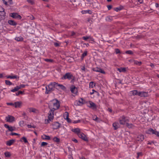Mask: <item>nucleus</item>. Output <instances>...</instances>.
<instances>
[{"mask_svg": "<svg viewBox=\"0 0 159 159\" xmlns=\"http://www.w3.org/2000/svg\"><path fill=\"white\" fill-rule=\"evenodd\" d=\"M56 83L55 82L51 83L48 86L46 87V94H48L54 90V88L56 87Z\"/></svg>", "mask_w": 159, "mask_h": 159, "instance_id": "nucleus-1", "label": "nucleus"}, {"mask_svg": "<svg viewBox=\"0 0 159 159\" xmlns=\"http://www.w3.org/2000/svg\"><path fill=\"white\" fill-rule=\"evenodd\" d=\"M48 119H46L45 120V123L48 124L49 122L53 120L54 117V110L52 109H50V111L48 113Z\"/></svg>", "mask_w": 159, "mask_h": 159, "instance_id": "nucleus-2", "label": "nucleus"}, {"mask_svg": "<svg viewBox=\"0 0 159 159\" xmlns=\"http://www.w3.org/2000/svg\"><path fill=\"white\" fill-rule=\"evenodd\" d=\"M75 77L73 76V75L70 72H68L65 74L61 78L62 80L68 79L69 80H74Z\"/></svg>", "mask_w": 159, "mask_h": 159, "instance_id": "nucleus-3", "label": "nucleus"}, {"mask_svg": "<svg viewBox=\"0 0 159 159\" xmlns=\"http://www.w3.org/2000/svg\"><path fill=\"white\" fill-rule=\"evenodd\" d=\"M119 121L120 124L124 125L126 122L129 121V120L127 117L122 116L119 119Z\"/></svg>", "mask_w": 159, "mask_h": 159, "instance_id": "nucleus-4", "label": "nucleus"}, {"mask_svg": "<svg viewBox=\"0 0 159 159\" xmlns=\"http://www.w3.org/2000/svg\"><path fill=\"white\" fill-rule=\"evenodd\" d=\"M15 118L13 116L8 115L5 117V120L7 122L12 123L15 121Z\"/></svg>", "mask_w": 159, "mask_h": 159, "instance_id": "nucleus-5", "label": "nucleus"}, {"mask_svg": "<svg viewBox=\"0 0 159 159\" xmlns=\"http://www.w3.org/2000/svg\"><path fill=\"white\" fill-rule=\"evenodd\" d=\"M146 133L149 134H155L159 137V132L154 130L152 128L149 129L147 130Z\"/></svg>", "mask_w": 159, "mask_h": 159, "instance_id": "nucleus-6", "label": "nucleus"}, {"mask_svg": "<svg viewBox=\"0 0 159 159\" xmlns=\"http://www.w3.org/2000/svg\"><path fill=\"white\" fill-rule=\"evenodd\" d=\"M53 108L51 109L53 110L54 111L55 110L58 109L60 107V104L59 101L57 100H56V102L53 103Z\"/></svg>", "mask_w": 159, "mask_h": 159, "instance_id": "nucleus-7", "label": "nucleus"}, {"mask_svg": "<svg viewBox=\"0 0 159 159\" xmlns=\"http://www.w3.org/2000/svg\"><path fill=\"white\" fill-rule=\"evenodd\" d=\"M78 136L79 138H81L83 140L86 141H88V139L87 137L83 133L80 132V133L79 134H78Z\"/></svg>", "mask_w": 159, "mask_h": 159, "instance_id": "nucleus-8", "label": "nucleus"}, {"mask_svg": "<svg viewBox=\"0 0 159 159\" xmlns=\"http://www.w3.org/2000/svg\"><path fill=\"white\" fill-rule=\"evenodd\" d=\"M10 16L13 18L20 19L21 17L20 15L16 13H11L10 14Z\"/></svg>", "mask_w": 159, "mask_h": 159, "instance_id": "nucleus-9", "label": "nucleus"}, {"mask_svg": "<svg viewBox=\"0 0 159 159\" xmlns=\"http://www.w3.org/2000/svg\"><path fill=\"white\" fill-rule=\"evenodd\" d=\"M70 91L72 93L76 94L78 90L77 88L74 85H72L70 87Z\"/></svg>", "mask_w": 159, "mask_h": 159, "instance_id": "nucleus-10", "label": "nucleus"}, {"mask_svg": "<svg viewBox=\"0 0 159 159\" xmlns=\"http://www.w3.org/2000/svg\"><path fill=\"white\" fill-rule=\"evenodd\" d=\"M60 124L58 122H54L52 124V129H57L60 127Z\"/></svg>", "mask_w": 159, "mask_h": 159, "instance_id": "nucleus-11", "label": "nucleus"}, {"mask_svg": "<svg viewBox=\"0 0 159 159\" xmlns=\"http://www.w3.org/2000/svg\"><path fill=\"white\" fill-rule=\"evenodd\" d=\"M88 106L89 107L91 108L93 110H96L97 108L96 105L94 102L91 101H89V105H88Z\"/></svg>", "mask_w": 159, "mask_h": 159, "instance_id": "nucleus-12", "label": "nucleus"}, {"mask_svg": "<svg viewBox=\"0 0 159 159\" xmlns=\"http://www.w3.org/2000/svg\"><path fill=\"white\" fill-rule=\"evenodd\" d=\"M93 71L99 72L103 74H105V72L103 70H102L100 68H99L98 67L93 68Z\"/></svg>", "mask_w": 159, "mask_h": 159, "instance_id": "nucleus-13", "label": "nucleus"}, {"mask_svg": "<svg viewBox=\"0 0 159 159\" xmlns=\"http://www.w3.org/2000/svg\"><path fill=\"white\" fill-rule=\"evenodd\" d=\"M22 102L21 101L15 102H14V107L15 108H20L22 105Z\"/></svg>", "mask_w": 159, "mask_h": 159, "instance_id": "nucleus-14", "label": "nucleus"}, {"mask_svg": "<svg viewBox=\"0 0 159 159\" xmlns=\"http://www.w3.org/2000/svg\"><path fill=\"white\" fill-rule=\"evenodd\" d=\"M59 87V89H60L63 90H65L66 89V87L62 84H58L57 83H56V87Z\"/></svg>", "mask_w": 159, "mask_h": 159, "instance_id": "nucleus-15", "label": "nucleus"}, {"mask_svg": "<svg viewBox=\"0 0 159 159\" xmlns=\"http://www.w3.org/2000/svg\"><path fill=\"white\" fill-rule=\"evenodd\" d=\"M138 95L140 97H146L148 96V93L143 92H139Z\"/></svg>", "mask_w": 159, "mask_h": 159, "instance_id": "nucleus-16", "label": "nucleus"}, {"mask_svg": "<svg viewBox=\"0 0 159 159\" xmlns=\"http://www.w3.org/2000/svg\"><path fill=\"white\" fill-rule=\"evenodd\" d=\"M112 125H113V127H114V129L115 130L117 129L120 126V124L117 122H114V123H113L112 124Z\"/></svg>", "mask_w": 159, "mask_h": 159, "instance_id": "nucleus-17", "label": "nucleus"}, {"mask_svg": "<svg viewBox=\"0 0 159 159\" xmlns=\"http://www.w3.org/2000/svg\"><path fill=\"white\" fill-rule=\"evenodd\" d=\"M5 14L4 9L2 7H0V16H1V17H4Z\"/></svg>", "mask_w": 159, "mask_h": 159, "instance_id": "nucleus-18", "label": "nucleus"}, {"mask_svg": "<svg viewBox=\"0 0 159 159\" xmlns=\"http://www.w3.org/2000/svg\"><path fill=\"white\" fill-rule=\"evenodd\" d=\"M144 139V137L143 135H138L137 138L136 140L138 141H141Z\"/></svg>", "mask_w": 159, "mask_h": 159, "instance_id": "nucleus-19", "label": "nucleus"}, {"mask_svg": "<svg viewBox=\"0 0 159 159\" xmlns=\"http://www.w3.org/2000/svg\"><path fill=\"white\" fill-rule=\"evenodd\" d=\"M4 126L5 128L8 129L9 131H12L14 130L12 126H10L7 124H5Z\"/></svg>", "mask_w": 159, "mask_h": 159, "instance_id": "nucleus-20", "label": "nucleus"}, {"mask_svg": "<svg viewBox=\"0 0 159 159\" xmlns=\"http://www.w3.org/2000/svg\"><path fill=\"white\" fill-rule=\"evenodd\" d=\"M71 131L76 134L77 135L78 134H79L81 132H80V129L78 128H77L75 129H71Z\"/></svg>", "mask_w": 159, "mask_h": 159, "instance_id": "nucleus-21", "label": "nucleus"}, {"mask_svg": "<svg viewBox=\"0 0 159 159\" xmlns=\"http://www.w3.org/2000/svg\"><path fill=\"white\" fill-rule=\"evenodd\" d=\"M15 141L14 139H11L6 142V144L7 146H10Z\"/></svg>", "mask_w": 159, "mask_h": 159, "instance_id": "nucleus-22", "label": "nucleus"}, {"mask_svg": "<svg viewBox=\"0 0 159 159\" xmlns=\"http://www.w3.org/2000/svg\"><path fill=\"white\" fill-rule=\"evenodd\" d=\"M41 138L43 139L49 140L50 139V137L45 134H43L41 136Z\"/></svg>", "mask_w": 159, "mask_h": 159, "instance_id": "nucleus-23", "label": "nucleus"}, {"mask_svg": "<svg viewBox=\"0 0 159 159\" xmlns=\"http://www.w3.org/2000/svg\"><path fill=\"white\" fill-rule=\"evenodd\" d=\"M138 93L139 92H138L137 90H134L130 92V94H131L133 95H138Z\"/></svg>", "mask_w": 159, "mask_h": 159, "instance_id": "nucleus-24", "label": "nucleus"}, {"mask_svg": "<svg viewBox=\"0 0 159 159\" xmlns=\"http://www.w3.org/2000/svg\"><path fill=\"white\" fill-rule=\"evenodd\" d=\"M29 111L30 112H33L34 113H35L36 112V111H37V110L34 108L33 107H30L28 109Z\"/></svg>", "mask_w": 159, "mask_h": 159, "instance_id": "nucleus-25", "label": "nucleus"}, {"mask_svg": "<svg viewBox=\"0 0 159 159\" xmlns=\"http://www.w3.org/2000/svg\"><path fill=\"white\" fill-rule=\"evenodd\" d=\"M81 13L82 14L89 13L91 14L92 13V11L90 10H83L81 11Z\"/></svg>", "mask_w": 159, "mask_h": 159, "instance_id": "nucleus-26", "label": "nucleus"}, {"mask_svg": "<svg viewBox=\"0 0 159 159\" xmlns=\"http://www.w3.org/2000/svg\"><path fill=\"white\" fill-rule=\"evenodd\" d=\"M8 23L10 25H16V23L15 22L12 20H9L8 21Z\"/></svg>", "mask_w": 159, "mask_h": 159, "instance_id": "nucleus-27", "label": "nucleus"}, {"mask_svg": "<svg viewBox=\"0 0 159 159\" xmlns=\"http://www.w3.org/2000/svg\"><path fill=\"white\" fill-rule=\"evenodd\" d=\"M117 70L120 72H125L126 71V69L125 68L121 67L117 69Z\"/></svg>", "mask_w": 159, "mask_h": 159, "instance_id": "nucleus-28", "label": "nucleus"}, {"mask_svg": "<svg viewBox=\"0 0 159 159\" xmlns=\"http://www.w3.org/2000/svg\"><path fill=\"white\" fill-rule=\"evenodd\" d=\"M20 89V88L18 86H17L16 87L14 88V89H11V91L12 92H14L17 91Z\"/></svg>", "mask_w": 159, "mask_h": 159, "instance_id": "nucleus-29", "label": "nucleus"}, {"mask_svg": "<svg viewBox=\"0 0 159 159\" xmlns=\"http://www.w3.org/2000/svg\"><path fill=\"white\" fill-rule=\"evenodd\" d=\"M53 140L54 142H55L57 143H59L60 141V139L57 137H54L53 139Z\"/></svg>", "mask_w": 159, "mask_h": 159, "instance_id": "nucleus-30", "label": "nucleus"}, {"mask_svg": "<svg viewBox=\"0 0 159 159\" xmlns=\"http://www.w3.org/2000/svg\"><path fill=\"white\" fill-rule=\"evenodd\" d=\"M20 141H22V142L23 141L25 143H28V141L26 138L25 137H23L21 138Z\"/></svg>", "mask_w": 159, "mask_h": 159, "instance_id": "nucleus-31", "label": "nucleus"}, {"mask_svg": "<svg viewBox=\"0 0 159 159\" xmlns=\"http://www.w3.org/2000/svg\"><path fill=\"white\" fill-rule=\"evenodd\" d=\"M64 118L65 119H66L69 117V113L67 112H66L63 115Z\"/></svg>", "mask_w": 159, "mask_h": 159, "instance_id": "nucleus-32", "label": "nucleus"}, {"mask_svg": "<svg viewBox=\"0 0 159 159\" xmlns=\"http://www.w3.org/2000/svg\"><path fill=\"white\" fill-rule=\"evenodd\" d=\"M4 155L5 157H10L11 156V154L10 153L8 152H5L4 153Z\"/></svg>", "mask_w": 159, "mask_h": 159, "instance_id": "nucleus-33", "label": "nucleus"}, {"mask_svg": "<svg viewBox=\"0 0 159 159\" xmlns=\"http://www.w3.org/2000/svg\"><path fill=\"white\" fill-rule=\"evenodd\" d=\"M133 39H142V36L140 35H137L136 36H135L133 38Z\"/></svg>", "mask_w": 159, "mask_h": 159, "instance_id": "nucleus-34", "label": "nucleus"}, {"mask_svg": "<svg viewBox=\"0 0 159 159\" xmlns=\"http://www.w3.org/2000/svg\"><path fill=\"white\" fill-rule=\"evenodd\" d=\"M126 125L128 128H132L134 127L133 125L131 123H126Z\"/></svg>", "mask_w": 159, "mask_h": 159, "instance_id": "nucleus-35", "label": "nucleus"}, {"mask_svg": "<svg viewBox=\"0 0 159 159\" xmlns=\"http://www.w3.org/2000/svg\"><path fill=\"white\" fill-rule=\"evenodd\" d=\"M95 84L93 82H91L89 83V87L91 88H93L95 86Z\"/></svg>", "mask_w": 159, "mask_h": 159, "instance_id": "nucleus-36", "label": "nucleus"}, {"mask_svg": "<svg viewBox=\"0 0 159 159\" xmlns=\"http://www.w3.org/2000/svg\"><path fill=\"white\" fill-rule=\"evenodd\" d=\"M44 60L45 61L49 63H51L53 61V60L52 59H44Z\"/></svg>", "mask_w": 159, "mask_h": 159, "instance_id": "nucleus-37", "label": "nucleus"}, {"mask_svg": "<svg viewBox=\"0 0 159 159\" xmlns=\"http://www.w3.org/2000/svg\"><path fill=\"white\" fill-rule=\"evenodd\" d=\"M5 83L7 85H12V83L10 81L8 80H5Z\"/></svg>", "mask_w": 159, "mask_h": 159, "instance_id": "nucleus-38", "label": "nucleus"}, {"mask_svg": "<svg viewBox=\"0 0 159 159\" xmlns=\"http://www.w3.org/2000/svg\"><path fill=\"white\" fill-rule=\"evenodd\" d=\"M53 44L56 47H58L60 46L61 43H58V42H54Z\"/></svg>", "mask_w": 159, "mask_h": 159, "instance_id": "nucleus-39", "label": "nucleus"}, {"mask_svg": "<svg viewBox=\"0 0 159 159\" xmlns=\"http://www.w3.org/2000/svg\"><path fill=\"white\" fill-rule=\"evenodd\" d=\"M3 3L6 5H7L8 2H9L11 1V0H2Z\"/></svg>", "mask_w": 159, "mask_h": 159, "instance_id": "nucleus-40", "label": "nucleus"}, {"mask_svg": "<svg viewBox=\"0 0 159 159\" xmlns=\"http://www.w3.org/2000/svg\"><path fill=\"white\" fill-rule=\"evenodd\" d=\"M84 40H87V39H91V37L90 36H86L83 37Z\"/></svg>", "mask_w": 159, "mask_h": 159, "instance_id": "nucleus-41", "label": "nucleus"}, {"mask_svg": "<svg viewBox=\"0 0 159 159\" xmlns=\"http://www.w3.org/2000/svg\"><path fill=\"white\" fill-rule=\"evenodd\" d=\"M125 52L126 54H133L132 51L131 50L126 51Z\"/></svg>", "mask_w": 159, "mask_h": 159, "instance_id": "nucleus-42", "label": "nucleus"}, {"mask_svg": "<svg viewBox=\"0 0 159 159\" xmlns=\"http://www.w3.org/2000/svg\"><path fill=\"white\" fill-rule=\"evenodd\" d=\"M27 2L32 5L34 4V1L33 0H27Z\"/></svg>", "mask_w": 159, "mask_h": 159, "instance_id": "nucleus-43", "label": "nucleus"}, {"mask_svg": "<svg viewBox=\"0 0 159 159\" xmlns=\"http://www.w3.org/2000/svg\"><path fill=\"white\" fill-rule=\"evenodd\" d=\"M19 125L20 126H22L24 125V121L23 120H21L19 122Z\"/></svg>", "mask_w": 159, "mask_h": 159, "instance_id": "nucleus-44", "label": "nucleus"}, {"mask_svg": "<svg viewBox=\"0 0 159 159\" xmlns=\"http://www.w3.org/2000/svg\"><path fill=\"white\" fill-rule=\"evenodd\" d=\"M134 64L140 66L142 62L141 61H136L134 62Z\"/></svg>", "mask_w": 159, "mask_h": 159, "instance_id": "nucleus-45", "label": "nucleus"}, {"mask_svg": "<svg viewBox=\"0 0 159 159\" xmlns=\"http://www.w3.org/2000/svg\"><path fill=\"white\" fill-rule=\"evenodd\" d=\"M93 119L95 121H97V119L98 118L97 116L96 115H94L93 116Z\"/></svg>", "mask_w": 159, "mask_h": 159, "instance_id": "nucleus-46", "label": "nucleus"}, {"mask_svg": "<svg viewBox=\"0 0 159 159\" xmlns=\"http://www.w3.org/2000/svg\"><path fill=\"white\" fill-rule=\"evenodd\" d=\"M48 143L45 142H42L41 144V146H43L47 145Z\"/></svg>", "mask_w": 159, "mask_h": 159, "instance_id": "nucleus-47", "label": "nucleus"}, {"mask_svg": "<svg viewBox=\"0 0 159 159\" xmlns=\"http://www.w3.org/2000/svg\"><path fill=\"white\" fill-rule=\"evenodd\" d=\"M137 158H138L139 156H142V153L141 152H138L137 153Z\"/></svg>", "mask_w": 159, "mask_h": 159, "instance_id": "nucleus-48", "label": "nucleus"}, {"mask_svg": "<svg viewBox=\"0 0 159 159\" xmlns=\"http://www.w3.org/2000/svg\"><path fill=\"white\" fill-rule=\"evenodd\" d=\"M27 126L28 128H34L35 127V126H32L31 125H27Z\"/></svg>", "mask_w": 159, "mask_h": 159, "instance_id": "nucleus-49", "label": "nucleus"}, {"mask_svg": "<svg viewBox=\"0 0 159 159\" xmlns=\"http://www.w3.org/2000/svg\"><path fill=\"white\" fill-rule=\"evenodd\" d=\"M115 50L116 54H118L120 53V50L118 49H115Z\"/></svg>", "mask_w": 159, "mask_h": 159, "instance_id": "nucleus-50", "label": "nucleus"}, {"mask_svg": "<svg viewBox=\"0 0 159 159\" xmlns=\"http://www.w3.org/2000/svg\"><path fill=\"white\" fill-rule=\"evenodd\" d=\"M7 105H11V106H14V103H11V102H10V103H7Z\"/></svg>", "mask_w": 159, "mask_h": 159, "instance_id": "nucleus-51", "label": "nucleus"}, {"mask_svg": "<svg viewBox=\"0 0 159 159\" xmlns=\"http://www.w3.org/2000/svg\"><path fill=\"white\" fill-rule=\"evenodd\" d=\"M19 86V87L20 88V89H21V88H24L25 87V85L24 84H21L19 86Z\"/></svg>", "mask_w": 159, "mask_h": 159, "instance_id": "nucleus-52", "label": "nucleus"}, {"mask_svg": "<svg viewBox=\"0 0 159 159\" xmlns=\"http://www.w3.org/2000/svg\"><path fill=\"white\" fill-rule=\"evenodd\" d=\"M10 135H18L19 134H18L15 133H12L10 134Z\"/></svg>", "mask_w": 159, "mask_h": 159, "instance_id": "nucleus-53", "label": "nucleus"}, {"mask_svg": "<svg viewBox=\"0 0 159 159\" xmlns=\"http://www.w3.org/2000/svg\"><path fill=\"white\" fill-rule=\"evenodd\" d=\"M91 42H89V44H95L96 42L94 40H91Z\"/></svg>", "mask_w": 159, "mask_h": 159, "instance_id": "nucleus-54", "label": "nucleus"}, {"mask_svg": "<svg viewBox=\"0 0 159 159\" xmlns=\"http://www.w3.org/2000/svg\"><path fill=\"white\" fill-rule=\"evenodd\" d=\"M80 120H75L73 122V123H79V122H80Z\"/></svg>", "mask_w": 159, "mask_h": 159, "instance_id": "nucleus-55", "label": "nucleus"}, {"mask_svg": "<svg viewBox=\"0 0 159 159\" xmlns=\"http://www.w3.org/2000/svg\"><path fill=\"white\" fill-rule=\"evenodd\" d=\"M67 120V121L68 123H70L71 122V120L69 118V117L68 118H67L66 119Z\"/></svg>", "mask_w": 159, "mask_h": 159, "instance_id": "nucleus-56", "label": "nucleus"}, {"mask_svg": "<svg viewBox=\"0 0 159 159\" xmlns=\"http://www.w3.org/2000/svg\"><path fill=\"white\" fill-rule=\"evenodd\" d=\"M68 159H73V158L71 155H69L68 157Z\"/></svg>", "mask_w": 159, "mask_h": 159, "instance_id": "nucleus-57", "label": "nucleus"}, {"mask_svg": "<svg viewBox=\"0 0 159 159\" xmlns=\"http://www.w3.org/2000/svg\"><path fill=\"white\" fill-rule=\"evenodd\" d=\"M6 77H7V78L12 79V76H11L8 75V76H6Z\"/></svg>", "mask_w": 159, "mask_h": 159, "instance_id": "nucleus-58", "label": "nucleus"}, {"mask_svg": "<svg viewBox=\"0 0 159 159\" xmlns=\"http://www.w3.org/2000/svg\"><path fill=\"white\" fill-rule=\"evenodd\" d=\"M72 140L75 143H77L78 142L77 140V139H72Z\"/></svg>", "mask_w": 159, "mask_h": 159, "instance_id": "nucleus-59", "label": "nucleus"}, {"mask_svg": "<svg viewBox=\"0 0 159 159\" xmlns=\"http://www.w3.org/2000/svg\"><path fill=\"white\" fill-rule=\"evenodd\" d=\"M108 9L109 10L111 8V5H108L107 6Z\"/></svg>", "mask_w": 159, "mask_h": 159, "instance_id": "nucleus-60", "label": "nucleus"}, {"mask_svg": "<svg viewBox=\"0 0 159 159\" xmlns=\"http://www.w3.org/2000/svg\"><path fill=\"white\" fill-rule=\"evenodd\" d=\"M150 66L152 68H154V65L153 63H151L150 65Z\"/></svg>", "mask_w": 159, "mask_h": 159, "instance_id": "nucleus-61", "label": "nucleus"}, {"mask_svg": "<svg viewBox=\"0 0 159 159\" xmlns=\"http://www.w3.org/2000/svg\"><path fill=\"white\" fill-rule=\"evenodd\" d=\"M87 52H85L84 53L82 54V56H83L84 57V56H86L87 55Z\"/></svg>", "mask_w": 159, "mask_h": 159, "instance_id": "nucleus-62", "label": "nucleus"}, {"mask_svg": "<svg viewBox=\"0 0 159 159\" xmlns=\"http://www.w3.org/2000/svg\"><path fill=\"white\" fill-rule=\"evenodd\" d=\"M17 78V76L15 75L12 76V79H16Z\"/></svg>", "mask_w": 159, "mask_h": 159, "instance_id": "nucleus-63", "label": "nucleus"}, {"mask_svg": "<svg viewBox=\"0 0 159 159\" xmlns=\"http://www.w3.org/2000/svg\"><path fill=\"white\" fill-rule=\"evenodd\" d=\"M155 6L157 7H159V5L157 3L155 4Z\"/></svg>", "mask_w": 159, "mask_h": 159, "instance_id": "nucleus-64", "label": "nucleus"}]
</instances>
